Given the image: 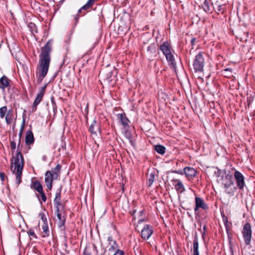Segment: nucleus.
<instances>
[{
    "label": "nucleus",
    "mask_w": 255,
    "mask_h": 255,
    "mask_svg": "<svg viewBox=\"0 0 255 255\" xmlns=\"http://www.w3.org/2000/svg\"><path fill=\"white\" fill-rule=\"evenodd\" d=\"M195 204L196 207L194 209L195 212L197 211L199 208H202V209L204 210L208 209L207 205L205 204L204 201L201 198L196 197Z\"/></svg>",
    "instance_id": "10"
},
{
    "label": "nucleus",
    "mask_w": 255,
    "mask_h": 255,
    "mask_svg": "<svg viewBox=\"0 0 255 255\" xmlns=\"http://www.w3.org/2000/svg\"><path fill=\"white\" fill-rule=\"evenodd\" d=\"M222 5H218V8H217V10H218V11H221V10H222Z\"/></svg>",
    "instance_id": "37"
},
{
    "label": "nucleus",
    "mask_w": 255,
    "mask_h": 255,
    "mask_svg": "<svg viewBox=\"0 0 255 255\" xmlns=\"http://www.w3.org/2000/svg\"><path fill=\"white\" fill-rule=\"evenodd\" d=\"M147 52L149 54L154 55L156 52V47L155 45L153 44L150 45L147 47Z\"/></svg>",
    "instance_id": "24"
},
{
    "label": "nucleus",
    "mask_w": 255,
    "mask_h": 255,
    "mask_svg": "<svg viewBox=\"0 0 255 255\" xmlns=\"http://www.w3.org/2000/svg\"><path fill=\"white\" fill-rule=\"evenodd\" d=\"M204 9L205 11L206 12H209L210 11V8H209V6L208 5V4L206 2V1H205V2L204 3Z\"/></svg>",
    "instance_id": "33"
},
{
    "label": "nucleus",
    "mask_w": 255,
    "mask_h": 255,
    "mask_svg": "<svg viewBox=\"0 0 255 255\" xmlns=\"http://www.w3.org/2000/svg\"><path fill=\"white\" fill-rule=\"evenodd\" d=\"M58 178L57 173H52L51 171H47L45 174V182L46 186L49 190H51L52 187V182L53 180Z\"/></svg>",
    "instance_id": "6"
},
{
    "label": "nucleus",
    "mask_w": 255,
    "mask_h": 255,
    "mask_svg": "<svg viewBox=\"0 0 255 255\" xmlns=\"http://www.w3.org/2000/svg\"><path fill=\"white\" fill-rule=\"evenodd\" d=\"M97 0H89L87 3L83 5L79 10V12H81V11L83 9L87 10L91 7L93 5L94 3L97 1Z\"/></svg>",
    "instance_id": "18"
},
{
    "label": "nucleus",
    "mask_w": 255,
    "mask_h": 255,
    "mask_svg": "<svg viewBox=\"0 0 255 255\" xmlns=\"http://www.w3.org/2000/svg\"><path fill=\"white\" fill-rule=\"evenodd\" d=\"M51 50V47L49 41L41 49L36 73V77L39 82L42 81L48 71L50 62V52Z\"/></svg>",
    "instance_id": "1"
},
{
    "label": "nucleus",
    "mask_w": 255,
    "mask_h": 255,
    "mask_svg": "<svg viewBox=\"0 0 255 255\" xmlns=\"http://www.w3.org/2000/svg\"><path fill=\"white\" fill-rule=\"evenodd\" d=\"M10 146L12 149L14 150L16 148V143L14 141H10Z\"/></svg>",
    "instance_id": "35"
},
{
    "label": "nucleus",
    "mask_w": 255,
    "mask_h": 255,
    "mask_svg": "<svg viewBox=\"0 0 255 255\" xmlns=\"http://www.w3.org/2000/svg\"><path fill=\"white\" fill-rule=\"evenodd\" d=\"M234 176L236 180L238 188L240 189H243L245 185L244 175L239 171L235 170Z\"/></svg>",
    "instance_id": "7"
},
{
    "label": "nucleus",
    "mask_w": 255,
    "mask_h": 255,
    "mask_svg": "<svg viewBox=\"0 0 255 255\" xmlns=\"http://www.w3.org/2000/svg\"><path fill=\"white\" fill-rule=\"evenodd\" d=\"M39 193L40 194V197L41 198V200L45 202L46 200V197L45 195L44 194L43 191H42V192H39Z\"/></svg>",
    "instance_id": "32"
},
{
    "label": "nucleus",
    "mask_w": 255,
    "mask_h": 255,
    "mask_svg": "<svg viewBox=\"0 0 255 255\" xmlns=\"http://www.w3.org/2000/svg\"><path fill=\"white\" fill-rule=\"evenodd\" d=\"M252 229L251 225L247 223L244 225L242 234L244 239L245 244L249 245L250 244L252 238Z\"/></svg>",
    "instance_id": "4"
},
{
    "label": "nucleus",
    "mask_w": 255,
    "mask_h": 255,
    "mask_svg": "<svg viewBox=\"0 0 255 255\" xmlns=\"http://www.w3.org/2000/svg\"><path fill=\"white\" fill-rule=\"evenodd\" d=\"M154 150L159 154H163L165 153V148L161 145H156L154 147Z\"/></svg>",
    "instance_id": "21"
},
{
    "label": "nucleus",
    "mask_w": 255,
    "mask_h": 255,
    "mask_svg": "<svg viewBox=\"0 0 255 255\" xmlns=\"http://www.w3.org/2000/svg\"><path fill=\"white\" fill-rule=\"evenodd\" d=\"M160 49L165 56L169 64L174 68L175 67V63L173 55L171 53V46L167 42H165L160 46Z\"/></svg>",
    "instance_id": "3"
},
{
    "label": "nucleus",
    "mask_w": 255,
    "mask_h": 255,
    "mask_svg": "<svg viewBox=\"0 0 255 255\" xmlns=\"http://www.w3.org/2000/svg\"><path fill=\"white\" fill-rule=\"evenodd\" d=\"M0 176L1 178L2 179V180H3V178H4V173H0Z\"/></svg>",
    "instance_id": "38"
},
{
    "label": "nucleus",
    "mask_w": 255,
    "mask_h": 255,
    "mask_svg": "<svg viewBox=\"0 0 255 255\" xmlns=\"http://www.w3.org/2000/svg\"><path fill=\"white\" fill-rule=\"evenodd\" d=\"M193 254V255H199L198 251V242L197 240L194 241Z\"/></svg>",
    "instance_id": "22"
},
{
    "label": "nucleus",
    "mask_w": 255,
    "mask_h": 255,
    "mask_svg": "<svg viewBox=\"0 0 255 255\" xmlns=\"http://www.w3.org/2000/svg\"><path fill=\"white\" fill-rule=\"evenodd\" d=\"M39 216L40 217L42 221L43 222V224L47 223V219L43 212H41L39 213Z\"/></svg>",
    "instance_id": "28"
},
{
    "label": "nucleus",
    "mask_w": 255,
    "mask_h": 255,
    "mask_svg": "<svg viewBox=\"0 0 255 255\" xmlns=\"http://www.w3.org/2000/svg\"><path fill=\"white\" fill-rule=\"evenodd\" d=\"M61 166L59 164H57L56 167L52 170V173H57L58 176L60 173Z\"/></svg>",
    "instance_id": "29"
},
{
    "label": "nucleus",
    "mask_w": 255,
    "mask_h": 255,
    "mask_svg": "<svg viewBox=\"0 0 255 255\" xmlns=\"http://www.w3.org/2000/svg\"><path fill=\"white\" fill-rule=\"evenodd\" d=\"M57 217L58 218V220L60 222V224L63 225L64 222V219L62 217L61 213L59 212V209L57 208Z\"/></svg>",
    "instance_id": "26"
},
{
    "label": "nucleus",
    "mask_w": 255,
    "mask_h": 255,
    "mask_svg": "<svg viewBox=\"0 0 255 255\" xmlns=\"http://www.w3.org/2000/svg\"><path fill=\"white\" fill-rule=\"evenodd\" d=\"M33 188L38 192H42L43 188L41 183L39 181H35L32 184Z\"/></svg>",
    "instance_id": "20"
},
{
    "label": "nucleus",
    "mask_w": 255,
    "mask_h": 255,
    "mask_svg": "<svg viewBox=\"0 0 255 255\" xmlns=\"http://www.w3.org/2000/svg\"><path fill=\"white\" fill-rule=\"evenodd\" d=\"M21 133H20V136H21ZM20 141V137H19V143H18V146H19V145Z\"/></svg>",
    "instance_id": "40"
},
{
    "label": "nucleus",
    "mask_w": 255,
    "mask_h": 255,
    "mask_svg": "<svg viewBox=\"0 0 255 255\" xmlns=\"http://www.w3.org/2000/svg\"><path fill=\"white\" fill-rule=\"evenodd\" d=\"M119 120L121 122L122 124L125 127L128 126L129 121L126 117L125 114H120L117 115Z\"/></svg>",
    "instance_id": "16"
},
{
    "label": "nucleus",
    "mask_w": 255,
    "mask_h": 255,
    "mask_svg": "<svg viewBox=\"0 0 255 255\" xmlns=\"http://www.w3.org/2000/svg\"><path fill=\"white\" fill-rule=\"evenodd\" d=\"M45 92V86L42 87L37 94L36 97L34 100L32 106L33 110L36 111L37 105L41 102Z\"/></svg>",
    "instance_id": "9"
},
{
    "label": "nucleus",
    "mask_w": 255,
    "mask_h": 255,
    "mask_svg": "<svg viewBox=\"0 0 255 255\" xmlns=\"http://www.w3.org/2000/svg\"><path fill=\"white\" fill-rule=\"evenodd\" d=\"M61 255H64V254Z\"/></svg>",
    "instance_id": "43"
},
{
    "label": "nucleus",
    "mask_w": 255,
    "mask_h": 255,
    "mask_svg": "<svg viewBox=\"0 0 255 255\" xmlns=\"http://www.w3.org/2000/svg\"><path fill=\"white\" fill-rule=\"evenodd\" d=\"M184 172L188 178H192L196 176L197 172L196 170L193 168L190 167H186L184 169Z\"/></svg>",
    "instance_id": "13"
},
{
    "label": "nucleus",
    "mask_w": 255,
    "mask_h": 255,
    "mask_svg": "<svg viewBox=\"0 0 255 255\" xmlns=\"http://www.w3.org/2000/svg\"><path fill=\"white\" fill-rule=\"evenodd\" d=\"M175 181L176 182V184L175 185L176 190L180 193H182L184 191L185 189L182 182L179 179H176Z\"/></svg>",
    "instance_id": "17"
},
{
    "label": "nucleus",
    "mask_w": 255,
    "mask_h": 255,
    "mask_svg": "<svg viewBox=\"0 0 255 255\" xmlns=\"http://www.w3.org/2000/svg\"><path fill=\"white\" fill-rule=\"evenodd\" d=\"M42 229L43 230V234L42 235V237L43 238L48 237L49 234V231L48 223H44L42 226Z\"/></svg>",
    "instance_id": "19"
},
{
    "label": "nucleus",
    "mask_w": 255,
    "mask_h": 255,
    "mask_svg": "<svg viewBox=\"0 0 255 255\" xmlns=\"http://www.w3.org/2000/svg\"><path fill=\"white\" fill-rule=\"evenodd\" d=\"M124 134L125 136L128 139H130L131 137V134L129 131L128 130H125L124 132Z\"/></svg>",
    "instance_id": "31"
},
{
    "label": "nucleus",
    "mask_w": 255,
    "mask_h": 255,
    "mask_svg": "<svg viewBox=\"0 0 255 255\" xmlns=\"http://www.w3.org/2000/svg\"><path fill=\"white\" fill-rule=\"evenodd\" d=\"M195 41V39H192V40H191V42L192 43H193L194 42V41Z\"/></svg>",
    "instance_id": "41"
},
{
    "label": "nucleus",
    "mask_w": 255,
    "mask_h": 255,
    "mask_svg": "<svg viewBox=\"0 0 255 255\" xmlns=\"http://www.w3.org/2000/svg\"><path fill=\"white\" fill-rule=\"evenodd\" d=\"M29 235L32 236H35V234H34V232H30Z\"/></svg>",
    "instance_id": "39"
},
{
    "label": "nucleus",
    "mask_w": 255,
    "mask_h": 255,
    "mask_svg": "<svg viewBox=\"0 0 255 255\" xmlns=\"http://www.w3.org/2000/svg\"><path fill=\"white\" fill-rule=\"evenodd\" d=\"M222 183L224 185L226 188H228L233 185V177L232 175L228 174L222 179Z\"/></svg>",
    "instance_id": "11"
},
{
    "label": "nucleus",
    "mask_w": 255,
    "mask_h": 255,
    "mask_svg": "<svg viewBox=\"0 0 255 255\" xmlns=\"http://www.w3.org/2000/svg\"><path fill=\"white\" fill-rule=\"evenodd\" d=\"M7 112V108L6 106L2 107L0 108V117L1 118H3L5 115V114Z\"/></svg>",
    "instance_id": "25"
},
{
    "label": "nucleus",
    "mask_w": 255,
    "mask_h": 255,
    "mask_svg": "<svg viewBox=\"0 0 255 255\" xmlns=\"http://www.w3.org/2000/svg\"><path fill=\"white\" fill-rule=\"evenodd\" d=\"M108 241H109V251L111 252H113L115 250H119L118 244L116 243L115 241H114L112 238H108Z\"/></svg>",
    "instance_id": "14"
},
{
    "label": "nucleus",
    "mask_w": 255,
    "mask_h": 255,
    "mask_svg": "<svg viewBox=\"0 0 255 255\" xmlns=\"http://www.w3.org/2000/svg\"><path fill=\"white\" fill-rule=\"evenodd\" d=\"M34 141V136L31 131L28 130L26 132L25 137V143L27 145H30Z\"/></svg>",
    "instance_id": "15"
},
{
    "label": "nucleus",
    "mask_w": 255,
    "mask_h": 255,
    "mask_svg": "<svg viewBox=\"0 0 255 255\" xmlns=\"http://www.w3.org/2000/svg\"><path fill=\"white\" fill-rule=\"evenodd\" d=\"M124 255V252L121 250H117L116 251V253L114 254V255Z\"/></svg>",
    "instance_id": "34"
},
{
    "label": "nucleus",
    "mask_w": 255,
    "mask_h": 255,
    "mask_svg": "<svg viewBox=\"0 0 255 255\" xmlns=\"http://www.w3.org/2000/svg\"><path fill=\"white\" fill-rule=\"evenodd\" d=\"M5 121L6 122V123L8 124H9L11 123V119L10 117H9V116L8 115H7L5 117Z\"/></svg>",
    "instance_id": "36"
},
{
    "label": "nucleus",
    "mask_w": 255,
    "mask_h": 255,
    "mask_svg": "<svg viewBox=\"0 0 255 255\" xmlns=\"http://www.w3.org/2000/svg\"><path fill=\"white\" fill-rule=\"evenodd\" d=\"M153 233V229L151 226L146 225L141 231V237L144 240L148 239Z\"/></svg>",
    "instance_id": "8"
},
{
    "label": "nucleus",
    "mask_w": 255,
    "mask_h": 255,
    "mask_svg": "<svg viewBox=\"0 0 255 255\" xmlns=\"http://www.w3.org/2000/svg\"><path fill=\"white\" fill-rule=\"evenodd\" d=\"M23 167V156L21 152H18L15 156H13L10 166L11 171L16 175V181L18 185L21 182V174Z\"/></svg>",
    "instance_id": "2"
},
{
    "label": "nucleus",
    "mask_w": 255,
    "mask_h": 255,
    "mask_svg": "<svg viewBox=\"0 0 255 255\" xmlns=\"http://www.w3.org/2000/svg\"><path fill=\"white\" fill-rule=\"evenodd\" d=\"M96 126V122H94L93 123H92L90 127V130L92 133H96V130L95 129V127Z\"/></svg>",
    "instance_id": "30"
},
{
    "label": "nucleus",
    "mask_w": 255,
    "mask_h": 255,
    "mask_svg": "<svg viewBox=\"0 0 255 255\" xmlns=\"http://www.w3.org/2000/svg\"><path fill=\"white\" fill-rule=\"evenodd\" d=\"M155 179V174L154 173L151 172L149 174L148 177L147 185L150 186L153 183Z\"/></svg>",
    "instance_id": "23"
},
{
    "label": "nucleus",
    "mask_w": 255,
    "mask_h": 255,
    "mask_svg": "<svg viewBox=\"0 0 255 255\" xmlns=\"http://www.w3.org/2000/svg\"><path fill=\"white\" fill-rule=\"evenodd\" d=\"M10 80L5 76H3L0 79V88L3 90L9 87Z\"/></svg>",
    "instance_id": "12"
},
{
    "label": "nucleus",
    "mask_w": 255,
    "mask_h": 255,
    "mask_svg": "<svg viewBox=\"0 0 255 255\" xmlns=\"http://www.w3.org/2000/svg\"><path fill=\"white\" fill-rule=\"evenodd\" d=\"M84 255H90L89 254L85 253Z\"/></svg>",
    "instance_id": "42"
},
{
    "label": "nucleus",
    "mask_w": 255,
    "mask_h": 255,
    "mask_svg": "<svg viewBox=\"0 0 255 255\" xmlns=\"http://www.w3.org/2000/svg\"><path fill=\"white\" fill-rule=\"evenodd\" d=\"M60 193H56V196L54 199V202L57 205H61L60 203Z\"/></svg>",
    "instance_id": "27"
},
{
    "label": "nucleus",
    "mask_w": 255,
    "mask_h": 255,
    "mask_svg": "<svg viewBox=\"0 0 255 255\" xmlns=\"http://www.w3.org/2000/svg\"><path fill=\"white\" fill-rule=\"evenodd\" d=\"M204 65V60L203 55L201 53H199L195 57L194 61L193 66L195 71H202Z\"/></svg>",
    "instance_id": "5"
}]
</instances>
